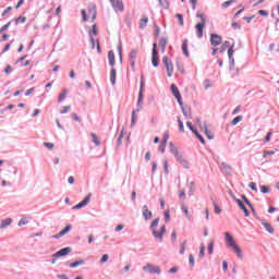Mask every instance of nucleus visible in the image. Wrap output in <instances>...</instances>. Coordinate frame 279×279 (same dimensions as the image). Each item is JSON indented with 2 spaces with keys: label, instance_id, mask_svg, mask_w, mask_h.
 <instances>
[{
  "label": "nucleus",
  "instance_id": "nucleus-1",
  "mask_svg": "<svg viewBox=\"0 0 279 279\" xmlns=\"http://www.w3.org/2000/svg\"><path fill=\"white\" fill-rule=\"evenodd\" d=\"M158 223H160V218H156L150 223V231L155 239L159 240L160 243H162V239L165 236V233L167 232V226L162 225L160 227V230L157 231L156 228H158Z\"/></svg>",
  "mask_w": 279,
  "mask_h": 279
},
{
  "label": "nucleus",
  "instance_id": "nucleus-2",
  "mask_svg": "<svg viewBox=\"0 0 279 279\" xmlns=\"http://www.w3.org/2000/svg\"><path fill=\"white\" fill-rule=\"evenodd\" d=\"M225 239L227 241V245L233 250L238 258H243V250H241V246L234 242V238L230 234V232H225Z\"/></svg>",
  "mask_w": 279,
  "mask_h": 279
},
{
  "label": "nucleus",
  "instance_id": "nucleus-3",
  "mask_svg": "<svg viewBox=\"0 0 279 279\" xmlns=\"http://www.w3.org/2000/svg\"><path fill=\"white\" fill-rule=\"evenodd\" d=\"M145 99V77L141 76L140 81V92L137 97V107L143 106V100Z\"/></svg>",
  "mask_w": 279,
  "mask_h": 279
},
{
  "label": "nucleus",
  "instance_id": "nucleus-4",
  "mask_svg": "<svg viewBox=\"0 0 279 279\" xmlns=\"http://www.w3.org/2000/svg\"><path fill=\"white\" fill-rule=\"evenodd\" d=\"M162 63H163V66H166L168 77H172L173 76V62H171V60H169V57L165 56L162 58Z\"/></svg>",
  "mask_w": 279,
  "mask_h": 279
},
{
  "label": "nucleus",
  "instance_id": "nucleus-5",
  "mask_svg": "<svg viewBox=\"0 0 279 279\" xmlns=\"http://www.w3.org/2000/svg\"><path fill=\"white\" fill-rule=\"evenodd\" d=\"M71 252H73V248H71V246H65L52 254V258H62V256H69Z\"/></svg>",
  "mask_w": 279,
  "mask_h": 279
},
{
  "label": "nucleus",
  "instance_id": "nucleus-6",
  "mask_svg": "<svg viewBox=\"0 0 279 279\" xmlns=\"http://www.w3.org/2000/svg\"><path fill=\"white\" fill-rule=\"evenodd\" d=\"M170 90H171L173 97L177 98L179 106H182V94H180V89L178 88V85L171 84Z\"/></svg>",
  "mask_w": 279,
  "mask_h": 279
},
{
  "label": "nucleus",
  "instance_id": "nucleus-7",
  "mask_svg": "<svg viewBox=\"0 0 279 279\" xmlns=\"http://www.w3.org/2000/svg\"><path fill=\"white\" fill-rule=\"evenodd\" d=\"M110 3L114 10V12H124L125 5L123 4V0H110Z\"/></svg>",
  "mask_w": 279,
  "mask_h": 279
},
{
  "label": "nucleus",
  "instance_id": "nucleus-8",
  "mask_svg": "<svg viewBox=\"0 0 279 279\" xmlns=\"http://www.w3.org/2000/svg\"><path fill=\"white\" fill-rule=\"evenodd\" d=\"M143 271H148V274H157L158 276L161 274L160 266H154L153 264H147L144 266Z\"/></svg>",
  "mask_w": 279,
  "mask_h": 279
},
{
  "label": "nucleus",
  "instance_id": "nucleus-9",
  "mask_svg": "<svg viewBox=\"0 0 279 279\" xmlns=\"http://www.w3.org/2000/svg\"><path fill=\"white\" fill-rule=\"evenodd\" d=\"M209 40H210V45L213 47H219V45H221V43L223 41V38L220 35H218L217 33H213L210 35Z\"/></svg>",
  "mask_w": 279,
  "mask_h": 279
},
{
  "label": "nucleus",
  "instance_id": "nucleus-10",
  "mask_svg": "<svg viewBox=\"0 0 279 279\" xmlns=\"http://www.w3.org/2000/svg\"><path fill=\"white\" fill-rule=\"evenodd\" d=\"M73 230L72 225H66L58 234L52 235V239H62V236L69 234Z\"/></svg>",
  "mask_w": 279,
  "mask_h": 279
},
{
  "label": "nucleus",
  "instance_id": "nucleus-11",
  "mask_svg": "<svg viewBox=\"0 0 279 279\" xmlns=\"http://www.w3.org/2000/svg\"><path fill=\"white\" fill-rule=\"evenodd\" d=\"M142 215H143L145 221H149V219H151V217H154V213H151V210H149V207L147 205L143 206Z\"/></svg>",
  "mask_w": 279,
  "mask_h": 279
},
{
  "label": "nucleus",
  "instance_id": "nucleus-12",
  "mask_svg": "<svg viewBox=\"0 0 279 279\" xmlns=\"http://www.w3.org/2000/svg\"><path fill=\"white\" fill-rule=\"evenodd\" d=\"M235 203L238 204L239 208L243 210L244 217H250V210L245 206V203L239 198H235Z\"/></svg>",
  "mask_w": 279,
  "mask_h": 279
},
{
  "label": "nucleus",
  "instance_id": "nucleus-13",
  "mask_svg": "<svg viewBox=\"0 0 279 279\" xmlns=\"http://www.w3.org/2000/svg\"><path fill=\"white\" fill-rule=\"evenodd\" d=\"M177 161H179V165L183 167V169H191V163L189 160L184 158V156L177 157Z\"/></svg>",
  "mask_w": 279,
  "mask_h": 279
},
{
  "label": "nucleus",
  "instance_id": "nucleus-14",
  "mask_svg": "<svg viewBox=\"0 0 279 279\" xmlns=\"http://www.w3.org/2000/svg\"><path fill=\"white\" fill-rule=\"evenodd\" d=\"M136 112H141V106L132 111L131 116V128H134L136 125V121L138 119V116H136Z\"/></svg>",
  "mask_w": 279,
  "mask_h": 279
},
{
  "label": "nucleus",
  "instance_id": "nucleus-15",
  "mask_svg": "<svg viewBox=\"0 0 279 279\" xmlns=\"http://www.w3.org/2000/svg\"><path fill=\"white\" fill-rule=\"evenodd\" d=\"M169 149L170 153L173 154L175 160L177 158H179V156H182V154L178 150V147H175V144H173V142L169 143Z\"/></svg>",
  "mask_w": 279,
  "mask_h": 279
},
{
  "label": "nucleus",
  "instance_id": "nucleus-16",
  "mask_svg": "<svg viewBox=\"0 0 279 279\" xmlns=\"http://www.w3.org/2000/svg\"><path fill=\"white\" fill-rule=\"evenodd\" d=\"M204 27H206V24H196L195 29L197 38H204Z\"/></svg>",
  "mask_w": 279,
  "mask_h": 279
},
{
  "label": "nucleus",
  "instance_id": "nucleus-17",
  "mask_svg": "<svg viewBox=\"0 0 279 279\" xmlns=\"http://www.w3.org/2000/svg\"><path fill=\"white\" fill-rule=\"evenodd\" d=\"M262 226L265 228L266 232H269V234H274L275 229L271 226V223L267 222L265 219L259 220Z\"/></svg>",
  "mask_w": 279,
  "mask_h": 279
},
{
  "label": "nucleus",
  "instance_id": "nucleus-18",
  "mask_svg": "<svg viewBox=\"0 0 279 279\" xmlns=\"http://www.w3.org/2000/svg\"><path fill=\"white\" fill-rule=\"evenodd\" d=\"M180 109L182 110L185 119H191V107H184V101H182V106H180Z\"/></svg>",
  "mask_w": 279,
  "mask_h": 279
},
{
  "label": "nucleus",
  "instance_id": "nucleus-19",
  "mask_svg": "<svg viewBox=\"0 0 279 279\" xmlns=\"http://www.w3.org/2000/svg\"><path fill=\"white\" fill-rule=\"evenodd\" d=\"M169 43V39L161 37L159 39V47H161V53H165V51H167V45Z\"/></svg>",
  "mask_w": 279,
  "mask_h": 279
},
{
  "label": "nucleus",
  "instance_id": "nucleus-20",
  "mask_svg": "<svg viewBox=\"0 0 279 279\" xmlns=\"http://www.w3.org/2000/svg\"><path fill=\"white\" fill-rule=\"evenodd\" d=\"M181 49H182L183 54L185 56V58H189V56H190V53H189V39L183 40Z\"/></svg>",
  "mask_w": 279,
  "mask_h": 279
},
{
  "label": "nucleus",
  "instance_id": "nucleus-21",
  "mask_svg": "<svg viewBox=\"0 0 279 279\" xmlns=\"http://www.w3.org/2000/svg\"><path fill=\"white\" fill-rule=\"evenodd\" d=\"M108 60H109V66H114V64H117V60L114 58V51L112 50L108 51Z\"/></svg>",
  "mask_w": 279,
  "mask_h": 279
},
{
  "label": "nucleus",
  "instance_id": "nucleus-22",
  "mask_svg": "<svg viewBox=\"0 0 279 279\" xmlns=\"http://www.w3.org/2000/svg\"><path fill=\"white\" fill-rule=\"evenodd\" d=\"M151 64L156 69L160 64V58L158 57V53H151Z\"/></svg>",
  "mask_w": 279,
  "mask_h": 279
},
{
  "label": "nucleus",
  "instance_id": "nucleus-23",
  "mask_svg": "<svg viewBox=\"0 0 279 279\" xmlns=\"http://www.w3.org/2000/svg\"><path fill=\"white\" fill-rule=\"evenodd\" d=\"M138 58V50L132 49L129 53V62H136V59Z\"/></svg>",
  "mask_w": 279,
  "mask_h": 279
},
{
  "label": "nucleus",
  "instance_id": "nucleus-24",
  "mask_svg": "<svg viewBox=\"0 0 279 279\" xmlns=\"http://www.w3.org/2000/svg\"><path fill=\"white\" fill-rule=\"evenodd\" d=\"M110 83L111 86H114L117 84V69L112 68L110 71Z\"/></svg>",
  "mask_w": 279,
  "mask_h": 279
},
{
  "label": "nucleus",
  "instance_id": "nucleus-25",
  "mask_svg": "<svg viewBox=\"0 0 279 279\" xmlns=\"http://www.w3.org/2000/svg\"><path fill=\"white\" fill-rule=\"evenodd\" d=\"M147 23H149V17L144 15L140 21V29H145L147 27Z\"/></svg>",
  "mask_w": 279,
  "mask_h": 279
},
{
  "label": "nucleus",
  "instance_id": "nucleus-26",
  "mask_svg": "<svg viewBox=\"0 0 279 279\" xmlns=\"http://www.w3.org/2000/svg\"><path fill=\"white\" fill-rule=\"evenodd\" d=\"M90 197H93L92 193H88L83 201L80 202L81 206L85 208V206H88L90 204Z\"/></svg>",
  "mask_w": 279,
  "mask_h": 279
},
{
  "label": "nucleus",
  "instance_id": "nucleus-27",
  "mask_svg": "<svg viewBox=\"0 0 279 279\" xmlns=\"http://www.w3.org/2000/svg\"><path fill=\"white\" fill-rule=\"evenodd\" d=\"M66 95H69V90L66 88L62 89L59 94L58 104H62L66 99Z\"/></svg>",
  "mask_w": 279,
  "mask_h": 279
},
{
  "label": "nucleus",
  "instance_id": "nucleus-28",
  "mask_svg": "<svg viewBox=\"0 0 279 279\" xmlns=\"http://www.w3.org/2000/svg\"><path fill=\"white\" fill-rule=\"evenodd\" d=\"M118 56H119L120 64H123V44H121V41H119L118 44Z\"/></svg>",
  "mask_w": 279,
  "mask_h": 279
},
{
  "label": "nucleus",
  "instance_id": "nucleus-29",
  "mask_svg": "<svg viewBox=\"0 0 279 279\" xmlns=\"http://www.w3.org/2000/svg\"><path fill=\"white\" fill-rule=\"evenodd\" d=\"M8 226H12V218H7L1 221L0 229L3 230L8 228Z\"/></svg>",
  "mask_w": 279,
  "mask_h": 279
},
{
  "label": "nucleus",
  "instance_id": "nucleus-30",
  "mask_svg": "<svg viewBox=\"0 0 279 279\" xmlns=\"http://www.w3.org/2000/svg\"><path fill=\"white\" fill-rule=\"evenodd\" d=\"M86 260L84 259H78L76 262H72L69 264V267H71L72 269H75V267H80V265H85Z\"/></svg>",
  "mask_w": 279,
  "mask_h": 279
},
{
  "label": "nucleus",
  "instance_id": "nucleus-31",
  "mask_svg": "<svg viewBox=\"0 0 279 279\" xmlns=\"http://www.w3.org/2000/svg\"><path fill=\"white\" fill-rule=\"evenodd\" d=\"M99 32L97 31V24H94L92 28L88 32L89 38H93V36H97Z\"/></svg>",
  "mask_w": 279,
  "mask_h": 279
},
{
  "label": "nucleus",
  "instance_id": "nucleus-32",
  "mask_svg": "<svg viewBox=\"0 0 279 279\" xmlns=\"http://www.w3.org/2000/svg\"><path fill=\"white\" fill-rule=\"evenodd\" d=\"M196 19H201V22L198 24H204L206 25V14L202 13V12H197L196 13Z\"/></svg>",
  "mask_w": 279,
  "mask_h": 279
},
{
  "label": "nucleus",
  "instance_id": "nucleus-33",
  "mask_svg": "<svg viewBox=\"0 0 279 279\" xmlns=\"http://www.w3.org/2000/svg\"><path fill=\"white\" fill-rule=\"evenodd\" d=\"M204 130H205V136L208 138V141H213L215 138V135L208 131V126H206V123H204Z\"/></svg>",
  "mask_w": 279,
  "mask_h": 279
},
{
  "label": "nucleus",
  "instance_id": "nucleus-34",
  "mask_svg": "<svg viewBox=\"0 0 279 279\" xmlns=\"http://www.w3.org/2000/svg\"><path fill=\"white\" fill-rule=\"evenodd\" d=\"M204 256H206V245H204V243H202L201 247H199L198 257L202 259V258H204Z\"/></svg>",
  "mask_w": 279,
  "mask_h": 279
},
{
  "label": "nucleus",
  "instance_id": "nucleus-35",
  "mask_svg": "<svg viewBox=\"0 0 279 279\" xmlns=\"http://www.w3.org/2000/svg\"><path fill=\"white\" fill-rule=\"evenodd\" d=\"M243 121V116H236L235 118L232 119L231 125H239Z\"/></svg>",
  "mask_w": 279,
  "mask_h": 279
},
{
  "label": "nucleus",
  "instance_id": "nucleus-36",
  "mask_svg": "<svg viewBox=\"0 0 279 279\" xmlns=\"http://www.w3.org/2000/svg\"><path fill=\"white\" fill-rule=\"evenodd\" d=\"M194 135L196 136V138L199 141V143H202V145H206V140L204 138V136L202 134H199V131H196L194 133Z\"/></svg>",
  "mask_w": 279,
  "mask_h": 279
},
{
  "label": "nucleus",
  "instance_id": "nucleus-37",
  "mask_svg": "<svg viewBox=\"0 0 279 279\" xmlns=\"http://www.w3.org/2000/svg\"><path fill=\"white\" fill-rule=\"evenodd\" d=\"M90 136H92L93 143L96 145V147H99V145H101V142L99 141V137H97V134L92 133Z\"/></svg>",
  "mask_w": 279,
  "mask_h": 279
},
{
  "label": "nucleus",
  "instance_id": "nucleus-38",
  "mask_svg": "<svg viewBox=\"0 0 279 279\" xmlns=\"http://www.w3.org/2000/svg\"><path fill=\"white\" fill-rule=\"evenodd\" d=\"M26 22H27V17L23 15H20L14 20L15 25H19V23H26Z\"/></svg>",
  "mask_w": 279,
  "mask_h": 279
},
{
  "label": "nucleus",
  "instance_id": "nucleus-39",
  "mask_svg": "<svg viewBox=\"0 0 279 279\" xmlns=\"http://www.w3.org/2000/svg\"><path fill=\"white\" fill-rule=\"evenodd\" d=\"M123 136H124V133H123V130H122L119 134L118 140H117V147H121V145H123Z\"/></svg>",
  "mask_w": 279,
  "mask_h": 279
},
{
  "label": "nucleus",
  "instance_id": "nucleus-40",
  "mask_svg": "<svg viewBox=\"0 0 279 279\" xmlns=\"http://www.w3.org/2000/svg\"><path fill=\"white\" fill-rule=\"evenodd\" d=\"M213 205H214V213L216 215H221V207H219V205L217 204V202L213 201Z\"/></svg>",
  "mask_w": 279,
  "mask_h": 279
},
{
  "label": "nucleus",
  "instance_id": "nucleus-41",
  "mask_svg": "<svg viewBox=\"0 0 279 279\" xmlns=\"http://www.w3.org/2000/svg\"><path fill=\"white\" fill-rule=\"evenodd\" d=\"M186 126L189 128L190 132H192V134H195L196 132H198L191 121L186 122Z\"/></svg>",
  "mask_w": 279,
  "mask_h": 279
},
{
  "label": "nucleus",
  "instance_id": "nucleus-42",
  "mask_svg": "<svg viewBox=\"0 0 279 279\" xmlns=\"http://www.w3.org/2000/svg\"><path fill=\"white\" fill-rule=\"evenodd\" d=\"M234 43L228 48V58H234Z\"/></svg>",
  "mask_w": 279,
  "mask_h": 279
},
{
  "label": "nucleus",
  "instance_id": "nucleus-43",
  "mask_svg": "<svg viewBox=\"0 0 279 279\" xmlns=\"http://www.w3.org/2000/svg\"><path fill=\"white\" fill-rule=\"evenodd\" d=\"M186 252V240H184L180 245L179 254L183 255Z\"/></svg>",
  "mask_w": 279,
  "mask_h": 279
},
{
  "label": "nucleus",
  "instance_id": "nucleus-44",
  "mask_svg": "<svg viewBox=\"0 0 279 279\" xmlns=\"http://www.w3.org/2000/svg\"><path fill=\"white\" fill-rule=\"evenodd\" d=\"M175 19H178L179 25H184V15H182V13H177Z\"/></svg>",
  "mask_w": 279,
  "mask_h": 279
},
{
  "label": "nucleus",
  "instance_id": "nucleus-45",
  "mask_svg": "<svg viewBox=\"0 0 279 279\" xmlns=\"http://www.w3.org/2000/svg\"><path fill=\"white\" fill-rule=\"evenodd\" d=\"M159 4L163 10H169V1L168 0H159Z\"/></svg>",
  "mask_w": 279,
  "mask_h": 279
},
{
  "label": "nucleus",
  "instance_id": "nucleus-46",
  "mask_svg": "<svg viewBox=\"0 0 279 279\" xmlns=\"http://www.w3.org/2000/svg\"><path fill=\"white\" fill-rule=\"evenodd\" d=\"M221 169H223L225 171H232V167L228 163H226V161L221 162Z\"/></svg>",
  "mask_w": 279,
  "mask_h": 279
},
{
  "label": "nucleus",
  "instance_id": "nucleus-47",
  "mask_svg": "<svg viewBox=\"0 0 279 279\" xmlns=\"http://www.w3.org/2000/svg\"><path fill=\"white\" fill-rule=\"evenodd\" d=\"M10 25H12V21H9L7 24H4V25L0 28V34H3V32H7V29L10 28Z\"/></svg>",
  "mask_w": 279,
  "mask_h": 279
},
{
  "label": "nucleus",
  "instance_id": "nucleus-48",
  "mask_svg": "<svg viewBox=\"0 0 279 279\" xmlns=\"http://www.w3.org/2000/svg\"><path fill=\"white\" fill-rule=\"evenodd\" d=\"M12 71H14V69L12 68V65L8 64L4 70L2 71V73H5L7 75H10V73H12Z\"/></svg>",
  "mask_w": 279,
  "mask_h": 279
},
{
  "label": "nucleus",
  "instance_id": "nucleus-49",
  "mask_svg": "<svg viewBox=\"0 0 279 279\" xmlns=\"http://www.w3.org/2000/svg\"><path fill=\"white\" fill-rule=\"evenodd\" d=\"M232 3H236V0L225 1L221 5H222V8H230V5H232Z\"/></svg>",
  "mask_w": 279,
  "mask_h": 279
},
{
  "label": "nucleus",
  "instance_id": "nucleus-50",
  "mask_svg": "<svg viewBox=\"0 0 279 279\" xmlns=\"http://www.w3.org/2000/svg\"><path fill=\"white\" fill-rule=\"evenodd\" d=\"M163 217H165L166 223H169V221H171V214L169 213V210H166L163 213Z\"/></svg>",
  "mask_w": 279,
  "mask_h": 279
},
{
  "label": "nucleus",
  "instance_id": "nucleus-51",
  "mask_svg": "<svg viewBox=\"0 0 279 279\" xmlns=\"http://www.w3.org/2000/svg\"><path fill=\"white\" fill-rule=\"evenodd\" d=\"M260 193L266 195V193H269V186L268 185H260L259 186Z\"/></svg>",
  "mask_w": 279,
  "mask_h": 279
},
{
  "label": "nucleus",
  "instance_id": "nucleus-52",
  "mask_svg": "<svg viewBox=\"0 0 279 279\" xmlns=\"http://www.w3.org/2000/svg\"><path fill=\"white\" fill-rule=\"evenodd\" d=\"M229 71H234V57L229 58Z\"/></svg>",
  "mask_w": 279,
  "mask_h": 279
},
{
  "label": "nucleus",
  "instance_id": "nucleus-53",
  "mask_svg": "<svg viewBox=\"0 0 279 279\" xmlns=\"http://www.w3.org/2000/svg\"><path fill=\"white\" fill-rule=\"evenodd\" d=\"M72 121H76V123H82V118L77 116V113H72Z\"/></svg>",
  "mask_w": 279,
  "mask_h": 279
},
{
  "label": "nucleus",
  "instance_id": "nucleus-54",
  "mask_svg": "<svg viewBox=\"0 0 279 279\" xmlns=\"http://www.w3.org/2000/svg\"><path fill=\"white\" fill-rule=\"evenodd\" d=\"M215 252V242H209L208 244V254H213Z\"/></svg>",
  "mask_w": 279,
  "mask_h": 279
},
{
  "label": "nucleus",
  "instance_id": "nucleus-55",
  "mask_svg": "<svg viewBox=\"0 0 279 279\" xmlns=\"http://www.w3.org/2000/svg\"><path fill=\"white\" fill-rule=\"evenodd\" d=\"M189 263L191 267H195V256L193 254L189 255Z\"/></svg>",
  "mask_w": 279,
  "mask_h": 279
},
{
  "label": "nucleus",
  "instance_id": "nucleus-56",
  "mask_svg": "<svg viewBox=\"0 0 279 279\" xmlns=\"http://www.w3.org/2000/svg\"><path fill=\"white\" fill-rule=\"evenodd\" d=\"M227 47H230V41L226 40L223 44H222V47L221 49L219 50L220 53H223L226 51V48Z\"/></svg>",
  "mask_w": 279,
  "mask_h": 279
},
{
  "label": "nucleus",
  "instance_id": "nucleus-57",
  "mask_svg": "<svg viewBox=\"0 0 279 279\" xmlns=\"http://www.w3.org/2000/svg\"><path fill=\"white\" fill-rule=\"evenodd\" d=\"M108 258H110V255L104 254L100 258V265H104V263H108Z\"/></svg>",
  "mask_w": 279,
  "mask_h": 279
},
{
  "label": "nucleus",
  "instance_id": "nucleus-58",
  "mask_svg": "<svg viewBox=\"0 0 279 279\" xmlns=\"http://www.w3.org/2000/svg\"><path fill=\"white\" fill-rule=\"evenodd\" d=\"M12 43H14V39H12L11 43H9L4 46L2 53L10 51V47H12Z\"/></svg>",
  "mask_w": 279,
  "mask_h": 279
},
{
  "label": "nucleus",
  "instance_id": "nucleus-59",
  "mask_svg": "<svg viewBox=\"0 0 279 279\" xmlns=\"http://www.w3.org/2000/svg\"><path fill=\"white\" fill-rule=\"evenodd\" d=\"M248 186L252 191H255V193H258V187L256 186L255 182H250Z\"/></svg>",
  "mask_w": 279,
  "mask_h": 279
},
{
  "label": "nucleus",
  "instance_id": "nucleus-60",
  "mask_svg": "<svg viewBox=\"0 0 279 279\" xmlns=\"http://www.w3.org/2000/svg\"><path fill=\"white\" fill-rule=\"evenodd\" d=\"M257 14H259V16H269V11L267 10H258Z\"/></svg>",
  "mask_w": 279,
  "mask_h": 279
},
{
  "label": "nucleus",
  "instance_id": "nucleus-61",
  "mask_svg": "<svg viewBox=\"0 0 279 279\" xmlns=\"http://www.w3.org/2000/svg\"><path fill=\"white\" fill-rule=\"evenodd\" d=\"M81 14L84 23H86L88 21V15L86 13V10L82 9Z\"/></svg>",
  "mask_w": 279,
  "mask_h": 279
},
{
  "label": "nucleus",
  "instance_id": "nucleus-62",
  "mask_svg": "<svg viewBox=\"0 0 279 279\" xmlns=\"http://www.w3.org/2000/svg\"><path fill=\"white\" fill-rule=\"evenodd\" d=\"M178 123H179V132H181L183 134L184 132V122H182V120H178Z\"/></svg>",
  "mask_w": 279,
  "mask_h": 279
},
{
  "label": "nucleus",
  "instance_id": "nucleus-63",
  "mask_svg": "<svg viewBox=\"0 0 279 279\" xmlns=\"http://www.w3.org/2000/svg\"><path fill=\"white\" fill-rule=\"evenodd\" d=\"M231 27L232 29H241V24H239L238 22H232Z\"/></svg>",
  "mask_w": 279,
  "mask_h": 279
},
{
  "label": "nucleus",
  "instance_id": "nucleus-64",
  "mask_svg": "<svg viewBox=\"0 0 279 279\" xmlns=\"http://www.w3.org/2000/svg\"><path fill=\"white\" fill-rule=\"evenodd\" d=\"M44 147H47V149H53L54 145L53 143L45 142Z\"/></svg>",
  "mask_w": 279,
  "mask_h": 279
}]
</instances>
